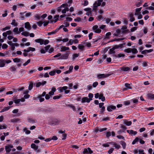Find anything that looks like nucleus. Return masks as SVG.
Wrapping results in <instances>:
<instances>
[{"mask_svg": "<svg viewBox=\"0 0 154 154\" xmlns=\"http://www.w3.org/2000/svg\"><path fill=\"white\" fill-rule=\"evenodd\" d=\"M92 99H90L88 98L87 97H85L83 98L82 99V103L87 102V103H89L90 101Z\"/></svg>", "mask_w": 154, "mask_h": 154, "instance_id": "ddd939ff", "label": "nucleus"}, {"mask_svg": "<svg viewBox=\"0 0 154 154\" xmlns=\"http://www.w3.org/2000/svg\"><path fill=\"white\" fill-rule=\"evenodd\" d=\"M116 109V106H114L112 105H110L109 106L107 107V110L109 112H111L112 111V109Z\"/></svg>", "mask_w": 154, "mask_h": 154, "instance_id": "f8f14e48", "label": "nucleus"}, {"mask_svg": "<svg viewBox=\"0 0 154 154\" xmlns=\"http://www.w3.org/2000/svg\"><path fill=\"white\" fill-rule=\"evenodd\" d=\"M93 152V151L89 147H88L87 148L84 149V150L83 152L84 154L86 153L87 154H91Z\"/></svg>", "mask_w": 154, "mask_h": 154, "instance_id": "6e6552de", "label": "nucleus"}, {"mask_svg": "<svg viewBox=\"0 0 154 154\" xmlns=\"http://www.w3.org/2000/svg\"><path fill=\"white\" fill-rule=\"evenodd\" d=\"M13 31L16 34H19L20 33V32H19L18 31V29L17 27H16L14 28L13 30Z\"/></svg>", "mask_w": 154, "mask_h": 154, "instance_id": "f704fd0d", "label": "nucleus"}, {"mask_svg": "<svg viewBox=\"0 0 154 154\" xmlns=\"http://www.w3.org/2000/svg\"><path fill=\"white\" fill-rule=\"evenodd\" d=\"M50 45H48L45 47V49L46 51H47L50 47Z\"/></svg>", "mask_w": 154, "mask_h": 154, "instance_id": "338daca9", "label": "nucleus"}, {"mask_svg": "<svg viewBox=\"0 0 154 154\" xmlns=\"http://www.w3.org/2000/svg\"><path fill=\"white\" fill-rule=\"evenodd\" d=\"M10 29H11V26H7L5 27V28H2V30L3 31H5L7 30Z\"/></svg>", "mask_w": 154, "mask_h": 154, "instance_id": "ea45409f", "label": "nucleus"}, {"mask_svg": "<svg viewBox=\"0 0 154 154\" xmlns=\"http://www.w3.org/2000/svg\"><path fill=\"white\" fill-rule=\"evenodd\" d=\"M106 27L105 25H101L98 28V26L97 25L94 26L92 28L93 30L94 31V32L97 33H100L101 32V30L100 29H103Z\"/></svg>", "mask_w": 154, "mask_h": 154, "instance_id": "f03ea898", "label": "nucleus"}, {"mask_svg": "<svg viewBox=\"0 0 154 154\" xmlns=\"http://www.w3.org/2000/svg\"><path fill=\"white\" fill-rule=\"evenodd\" d=\"M23 131H24L27 134H29L31 132L30 131L28 130H27V128H24Z\"/></svg>", "mask_w": 154, "mask_h": 154, "instance_id": "3c124183", "label": "nucleus"}, {"mask_svg": "<svg viewBox=\"0 0 154 154\" xmlns=\"http://www.w3.org/2000/svg\"><path fill=\"white\" fill-rule=\"evenodd\" d=\"M7 127V125H0V130L6 129Z\"/></svg>", "mask_w": 154, "mask_h": 154, "instance_id": "c03bdc74", "label": "nucleus"}, {"mask_svg": "<svg viewBox=\"0 0 154 154\" xmlns=\"http://www.w3.org/2000/svg\"><path fill=\"white\" fill-rule=\"evenodd\" d=\"M111 74H99L97 75V77L99 79H100L102 78H105L109 77V76Z\"/></svg>", "mask_w": 154, "mask_h": 154, "instance_id": "0eeeda50", "label": "nucleus"}, {"mask_svg": "<svg viewBox=\"0 0 154 154\" xmlns=\"http://www.w3.org/2000/svg\"><path fill=\"white\" fill-rule=\"evenodd\" d=\"M36 71H37V70L36 69H31L29 71V73L30 74H32L33 72H35Z\"/></svg>", "mask_w": 154, "mask_h": 154, "instance_id": "13d9d810", "label": "nucleus"}, {"mask_svg": "<svg viewBox=\"0 0 154 154\" xmlns=\"http://www.w3.org/2000/svg\"><path fill=\"white\" fill-rule=\"evenodd\" d=\"M46 93V92L45 91H44L43 92L42 94L38 96V99H39V101L40 102H42L44 101L45 99L42 97L45 96Z\"/></svg>", "mask_w": 154, "mask_h": 154, "instance_id": "423d86ee", "label": "nucleus"}, {"mask_svg": "<svg viewBox=\"0 0 154 154\" xmlns=\"http://www.w3.org/2000/svg\"><path fill=\"white\" fill-rule=\"evenodd\" d=\"M60 122L57 119H52L50 122V124L51 125H57Z\"/></svg>", "mask_w": 154, "mask_h": 154, "instance_id": "1a4fd4ad", "label": "nucleus"}, {"mask_svg": "<svg viewBox=\"0 0 154 154\" xmlns=\"http://www.w3.org/2000/svg\"><path fill=\"white\" fill-rule=\"evenodd\" d=\"M125 56V54H119L117 55H113V56L115 58L116 57H117L119 58H120L122 57H124Z\"/></svg>", "mask_w": 154, "mask_h": 154, "instance_id": "cd10ccee", "label": "nucleus"}, {"mask_svg": "<svg viewBox=\"0 0 154 154\" xmlns=\"http://www.w3.org/2000/svg\"><path fill=\"white\" fill-rule=\"evenodd\" d=\"M35 41L37 43H39L41 45H42L44 44V40L42 39L39 38L35 39Z\"/></svg>", "mask_w": 154, "mask_h": 154, "instance_id": "2eb2a0df", "label": "nucleus"}, {"mask_svg": "<svg viewBox=\"0 0 154 154\" xmlns=\"http://www.w3.org/2000/svg\"><path fill=\"white\" fill-rule=\"evenodd\" d=\"M84 45L83 43H82V44H79L78 45V48L81 51H83L84 50L85 46Z\"/></svg>", "mask_w": 154, "mask_h": 154, "instance_id": "aec40b11", "label": "nucleus"}, {"mask_svg": "<svg viewBox=\"0 0 154 154\" xmlns=\"http://www.w3.org/2000/svg\"><path fill=\"white\" fill-rule=\"evenodd\" d=\"M83 44L85 45V46H86L88 47H90L91 46V44L90 42H82Z\"/></svg>", "mask_w": 154, "mask_h": 154, "instance_id": "7c9ffc66", "label": "nucleus"}, {"mask_svg": "<svg viewBox=\"0 0 154 154\" xmlns=\"http://www.w3.org/2000/svg\"><path fill=\"white\" fill-rule=\"evenodd\" d=\"M33 87V83L32 82L30 83V84L29 86L28 89L29 90H31L32 88Z\"/></svg>", "mask_w": 154, "mask_h": 154, "instance_id": "79ce46f5", "label": "nucleus"}, {"mask_svg": "<svg viewBox=\"0 0 154 154\" xmlns=\"http://www.w3.org/2000/svg\"><path fill=\"white\" fill-rule=\"evenodd\" d=\"M148 97L150 100L154 99V94H147Z\"/></svg>", "mask_w": 154, "mask_h": 154, "instance_id": "a878e982", "label": "nucleus"}, {"mask_svg": "<svg viewBox=\"0 0 154 154\" xmlns=\"http://www.w3.org/2000/svg\"><path fill=\"white\" fill-rule=\"evenodd\" d=\"M111 34L110 32H107L105 35V38L109 39V36L111 35Z\"/></svg>", "mask_w": 154, "mask_h": 154, "instance_id": "c9c22d12", "label": "nucleus"}, {"mask_svg": "<svg viewBox=\"0 0 154 154\" xmlns=\"http://www.w3.org/2000/svg\"><path fill=\"white\" fill-rule=\"evenodd\" d=\"M59 31V29H56L55 30L52 31L51 32H48V35H50L52 34H55L56 32H57Z\"/></svg>", "mask_w": 154, "mask_h": 154, "instance_id": "2f4dec72", "label": "nucleus"}, {"mask_svg": "<svg viewBox=\"0 0 154 154\" xmlns=\"http://www.w3.org/2000/svg\"><path fill=\"white\" fill-rule=\"evenodd\" d=\"M129 30L128 29L122 30V34H125L127 33L128 32Z\"/></svg>", "mask_w": 154, "mask_h": 154, "instance_id": "774afa93", "label": "nucleus"}, {"mask_svg": "<svg viewBox=\"0 0 154 154\" xmlns=\"http://www.w3.org/2000/svg\"><path fill=\"white\" fill-rule=\"evenodd\" d=\"M14 102L16 103L17 104L19 103L21 101V99H18L17 100H14Z\"/></svg>", "mask_w": 154, "mask_h": 154, "instance_id": "052dcab7", "label": "nucleus"}, {"mask_svg": "<svg viewBox=\"0 0 154 154\" xmlns=\"http://www.w3.org/2000/svg\"><path fill=\"white\" fill-rule=\"evenodd\" d=\"M8 47V45L5 44H3L2 46V48L3 49H5L7 48Z\"/></svg>", "mask_w": 154, "mask_h": 154, "instance_id": "0e129e2a", "label": "nucleus"}, {"mask_svg": "<svg viewBox=\"0 0 154 154\" xmlns=\"http://www.w3.org/2000/svg\"><path fill=\"white\" fill-rule=\"evenodd\" d=\"M125 87H126L127 88H124L123 89V91L127 89H132L131 87L130 86V85L129 84L126 83L125 84Z\"/></svg>", "mask_w": 154, "mask_h": 154, "instance_id": "393cba45", "label": "nucleus"}, {"mask_svg": "<svg viewBox=\"0 0 154 154\" xmlns=\"http://www.w3.org/2000/svg\"><path fill=\"white\" fill-rule=\"evenodd\" d=\"M13 60L15 63H18L20 62V59L18 58H16L14 59Z\"/></svg>", "mask_w": 154, "mask_h": 154, "instance_id": "a19ab883", "label": "nucleus"}, {"mask_svg": "<svg viewBox=\"0 0 154 154\" xmlns=\"http://www.w3.org/2000/svg\"><path fill=\"white\" fill-rule=\"evenodd\" d=\"M115 49L113 47H112V48L109 50V53L110 54H114L115 53V51H114Z\"/></svg>", "mask_w": 154, "mask_h": 154, "instance_id": "72a5a7b5", "label": "nucleus"}, {"mask_svg": "<svg viewBox=\"0 0 154 154\" xmlns=\"http://www.w3.org/2000/svg\"><path fill=\"white\" fill-rule=\"evenodd\" d=\"M59 16L58 15H55L54 17V18L55 19L54 20H51L50 21V23H52L54 21V23H55L56 22H57V20H59L58 18H59Z\"/></svg>", "mask_w": 154, "mask_h": 154, "instance_id": "4468645a", "label": "nucleus"}, {"mask_svg": "<svg viewBox=\"0 0 154 154\" xmlns=\"http://www.w3.org/2000/svg\"><path fill=\"white\" fill-rule=\"evenodd\" d=\"M69 54V52L68 51L66 52V53L64 54H62V55L61 53H58L57 55H56L55 56H54V57L55 58L59 57L58 58V59H66L68 58V56Z\"/></svg>", "mask_w": 154, "mask_h": 154, "instance_id": "f257e3e1", "label": "nucleus"}, {"mask_svg": "<svg viewBox=\"0 0 154 154\" xmlns=\"http://www.w3.org/2000/svg\"><path fill=\"white\" fill-rule=\"evenodd\" d=\"M79 56V54H75L73 55L72 60H74L76 57H78Z\"/></svg>", "mask_w": 154, "mask_h": 154, "instance_id": "5fc2aeb1", "label": "nucleus"}, {"mask_svg": "<svg viewBox=\"0 0 154 154\" xmlns=\"http://www.w3.org/2000/svg\"><path fill=\"white\" fill-rule=\"evenodd\" d=\"M69 47H66L65 46H62L61 47L60 51L61 52L65 51L67 50H69Z\"/></svg>", "mask_w": 154, "mask_h": 154, "instance_id": "6ab92c4d", "label": "nucleus"}, {"mask_svg": "<svg viewBox=\"0 0 154 154\" xmlns=\"http://www.w3.org/2000/svg\"><path fill=\"white\" fill-rule=\"evenodd\" d=\"M40 16H41V14H36L35 16V17L36 18L35 20H40V18H41Z\"/></svg>", "mask_w": 154, "mask_h": 154, "instance_id": "473e14b6", "label": "nucleus"}, {"mask_svg": "<svg viewBox=\"0 0 154 154\" xmlns=\"http://www.w3.org/2000/svg\"><path fill=\"white\" fill-rule=\"evenodd\" d=\"M68 106H69L71 108H72L74 111H75L76 109L75 107L73 105L71 104H69L68 105Z\"/></svg>", "mask_w": 154, "mask_h": 154, "instance_id": "37998d69", "label": "nucleus"}, {"mask_svg": "<svg viewBox=\"0 0 154 154\" xmlns=\"http://www.w3.org/2000/svg\"><path fill=\"white\" fill-rule=\"evenodd\" d=\"M49 74L51 76L54 75L56 74V71L55 70H53L50 72Z\"/></svg>", "mask_w": 154, "mask_h": 154, "instance_id": "49530a36", "label": "nucleus"}, {"mask_svg": "<svg viewBox=\"0 0 154 154\" xmlns=\"http://www.w3.org/2000/svg\"><path fill=\"white\" fill-rule=\"evenodd\" d=\"M8 45H9L11 47L14 46V43H12V42L11 41H9L8 42Z\"/></svg>", "mask_w": 154, "mask_h": 154, "instance_id": "09e8293b", "label": "nucleus"}, {"mask_svg": "<svg viewBox=\"0 0 154 154\" xmlns=\"http://www.w3.org/2000/svg\"><path fill=\"white\" fill-rule=\"evenodd\" d=\"M139 141L140 144H143L145 143V141L144 140L140 139H139L138 137H136L133 141L132 144H134L135 143H137Z\"/></svg>", "mask_w": 154, "mask_h": 154, "instance_id": "20e7f679", "label": "nucleus"}, {"mask_svg": "<svg viewBox=\"0 0 154 154\" xmlns=\"http://www.w3.org/2000/svg\"><path fill=\"white\" fill-rule=\"evenodd\" d=\"M64 26L66 27H68L69 25V23L68 22L66 21L64 22Z\"/></svg>", "mask_w": 154, "mask_h": 154, "instance_id": "e2e57ef3", "label": "nucleus"}, {"mask_svg": "<svg viewBox=\"0 0 154 154\" xmlns=\"http://www.w3.org/2000/svg\"><path fill=\"white\" fill-rule=\"evenodd\" d=\"M25 27L28 30L31 29V27L29 22H27L25 23Z\"/></svg>", "mask_w": 154, "mask_h": 154, "instance_id": "f3484780", "label": "nucleus"}, {"mask_svg": "<svg viewBox=\"0 0 154 154\" xmlns=\"http://www.w3.org/2000/svg\"><path fill=\"white\" fill-rule=\"evenodd\" d=\"M41 111L43 113H49L53 112V109L50 108H46L42 109Z\"/></svg>", "mask_w": 154, "mask_h": 154, "instance_id": "39448f33", "label": "nucleus"}, {"mask_svg": "<svg viewBox=\"0 0 154 154\" xmlns=\"http://www.w3.org/2000/svg\"><path fill=\"white\" fill-rule=\"evenodd\" d=\"M28 121V122L31 123H34L35 122V120L31 118L29 119Z\"/></svg>", "mask_w": 154, "mask_h": 154, "instance_id": "a18cd8bd", "label": "nucleus"}, {"mask_svg": "<svg viewBox=\"0 0 154 154\" xmlns=\"http://www.w3.org/2000/svg\"><path fill=\"white\" fill-rule=\"evenodd\" d=\"M45 99L47 100H49L50 99V98L51 97V96L50 95L48 94H46L45 95Z\"/></svg>", "mask_w": 154, "mask_h": 154, "instance_id": "603ef678", "label": "nucleus"}, {"mask_svg": "<svg viewBox=\"0 0 154 154\" xmlns=\"http://www.w3.org/2000/svg\"><path fill=\"white\" fill-rule=\"evenodd\" d=\"M32 148L35 151H36L37 152H39L40 150L39 149H38V146L36 145H31Z\"/></svg>", "mask_w": 154, "mask_h": 154, "instance_id": "412c9836", "label": "nucleus"}, {"mask_svg": "<svg viewBox=\"0 0 154 154\" xmlns=\"http://www.w3.org/2000/svg\"><path fill=\"white\" fill-rule=\"evenodd\" d=\"M68 6L67 4H64L60 6V7L66 8Z\"/></svg>", "mask_w": 154, "mask_h": 154, "instance_id": "680f3d73", "label": "nucleus"}, {"mask_svg": "<svg viewBox=\"0 0 154 154\" xmlns=\"http://www.w3.org/2000/svg\"><path fill=\"white\" fill-rule=\"evenodd\" d=\"M121 70L124 71H127L130 69V68L129 67H123L120 68Z\"/></svg>", "mask_w": 154, "mask_h": 154, "instance_id": "b1692460", "label": "nucleus"}, {"mask_svg": "<svg viewBox=\"0 0 154 154\" xmlns=\"http://www.w3.org/2000/svg\"><path fill=\"white\" fill-rule=\"evenodd\" d=\"M10 69L11 72H13L15 71H16V69L14 66H12L10 68Z\"/></svg>", "mask_w": 154, "mask_h": 154, "instance_id": "864d4df0", "label": "nucleus"}, {"mask_svg": "<svg viewBox=\"0 0 154 154\" xmlns=\"http://www.w3.org/2000/svg\"><path fill=\"white\" fill-rule=\"evenodd\" d=\"M99 99H101L102 101H104L105 100V97L103 96V94H100Z\"/></svg>", "mask_w": 154, "mask_h": 154, "instance_id": "c85d7f7f", "label": "nucleus"}, {"mask_svg": "<svg viewBox=\"0 0 154 154\" xmlns=\"http://www.w3.org/2000/svg\"><path fill=\"white\" fill-rule=\"evenodd\" d=\"M42 82H38L36 83V87L37 88L39 87H40L41 85H42Z\"/></svg>", "mask_w": 154, "mask_h": 154, "instance_id": "69168bd1", "label": "nucleus"}, {"mask_svg": "<svg viewBox=\"0 0 154 154\" xmlns=\"http://www.w3.org/2000/svg\"><path fill=\"white\" fill-rule=\"evenodd\" d=\"M127 132L131 135H135L137 133L136 131H134L132 130H127Z\"/></svg>", "mask_w": 154, "mask_h": 154, "instance_id": "dca6fc26", "label": "nucleus"}, {"mask_svg": "<svg viewBox=\"0 0 154 154\" xmlns=\"http://www.w3.org/2000/svg\"><path fill=\"white\" fill-rule=\"evenodd\" d=\"M5 65V60L0 59V67H3Z\"/></svg>", "mask_w": 154, "mask_h": 154, "instance_id": "5701e85b", "label": "nucleus"}, {"mask_svg": "<svg viewBox=\"0 0 154 154\" xmlns=\"http://www.w3.org/2000/svg\"><path fill=\"white\" fill-rule=\"evenodd\" d=\"M129 16L130 17V21L131 22H132L135 20V18L134 17L133 15L132 14H130Z\"/></svg>", "mask_w": 154, "mask_h": 154, "instance_id": "bb28decb", "label": "nucleus"}, {"mask_svg": "<svg viewBox=\"0 0 154 154\" xmlns=\"http://www.w3.org/2000/svg\"><path fill=\"white\" fill-rule=\"evenodd\" d=\"M43 23L41 21H40L37 22V24L40 27L42 26Z\"/></svg>", "mask_w": 154, "mask_h": 154, "instance_id": "bf43d9fd", "label": "nucleus"}, {"mask_svg": "<svg viewBox=\"0 0 154 154\" xmlns=\"http://www.w3.org/2000/svg\"><path fill=\"white\" fill-rule=\"evenodd\" d=\"M30 62V60L29 59L27 60L26 62L25 63H24L23 64V66H26L28 64H29Z\"/></svg>", "mask_w": 154, "mask_h": 154, "instance_id": "4d7b16f0", "label": "nucleus"}, {"mask_svg": "<svg viewBox=\"0 0 154 154\" xmlns=\"http://www.w3.org/2000/svg\"><path fill=\"white\" fill-rule=\"evenodd\" d=\"M124 51L125 52L129 53L131 52V48H128L125 49L124 50Z\"/></svg>", "mask_w": 154, "mask_h": 154, "instance_id": "8fccbe9b", "label": "nucleus"}, {"mask_svg": "<svg viewBox=\"0 0 154 154\" xmlns=\"http://www.w3.org/2000/svg\"><path fill=\"white\" fill-rule=\"evenodd\" d=\"M35 50V48L29 47L27 49H24L23 51L25 52H29L30 51H32V52L34 51Z\"/></svg>", "mask_w": 154, "mask_h": 154, "instance_id": "9d476101", "label": "nucleus"}, {"mask_svg": "<svg viewBox=\"0 0 154 154\" xmlns=\"http://www.w3.org/2000/svg\"><path fill=\"white\" fill-rule=\"evenodd\" d=\"M124 123L126 125L129 126L131 125L132 122L131 121H128L127 120H124Z\"/></svg>", "mask_w": 154, "mask_h": 154, "instance_id": "4be33fe9", "label": "nucleus"}, {"mask_svg": "<svg viewBox=\"0 0 154 154\" xmlns=\"http://www.w3.org/2000/svg\"><path fill=\"white\" fill-rule=\"evenodd\" d=\"M153 49H150L149 50H145L141 51V54H145L147 53H150L152 52L153 51Z\"/></svg>", "mask_w": 154, "mask_h": 154, "instance_id": "a211bd4d", "label": "nucleus"}, {"mask_svg": "<svg viewBox=\"0 0 154 154\" xmlns=\"http://www.w3.org/2000/svg\"><path fill=\"white\" fill-rule=\"evenodd\" d=\"M131 51L133 54H136L138 52V51L136 48H131Z\"/></svg>", "mask_w": 154, "mask_h": 154, "instance_id": "58836bf2", "label": "nucleus"}, {"mask_svg": "<svg viewBox=\"0 0 154 154\" xmlns=\"http://www.w3.org/2000/svg\"><path fill=\"white\" fill-rule=\"evenodd\" d=\"M11 24V25L14 26H17V23L16 22V20L15 19H14L12 20V22Z\"/></svg>", "mask_w": 154, "mask_h": 154, "instance_id": "4c0bfd02", "label": "nucleus"}, {"mask_svg": "<svg viewBox=\"0 0 154 154\" xmlns=\"http://www.w3.org/2000/svg\"><path fill=\"white\" fill-rule=\"evenodd\" d=\"M11 106H8V107H5L4 108L2 109V110L0 111L1 112H4L8 110L11 108Z\"/></svg>", "mask_w": 154, "mask_h": 154, "instance_id": "c756f323", "label": "nucleus"}, {"mask_svg": "<svg viewBox=\"0 0 154 154\" xmlns=\"http://www.w3.org/2000/svg\"><path fill=\"white\" fill-rule=\"evenodd\" d=\"M19 120V119H14L11 120V122H16Z\"/></svg>", "mask_w": 154, "mask_h": 154, "instance_id": "6e6d98bb", "label": "nucleus"}, {"mask_svg": "<svg viewBox=\"0 0 154 154\" xmlns=\"http://www.w3.org/2000/svg\"><path fill=\"white\" fill-rule=\"evenodd\" d=\"M68 87L67 86H64L63 87H59L58 88V90L60 93H62L63 91H64L66 90L67 89Z\"/></svg>", "mask_w": 154, "mask_h": 154, "instance_id": "9b49d317", "label": "nucleus"}, {"mask_svg": "<svg viewBox=\"0 0 154 154\" xmlns=\"http://www.w3.org/2000/svg\"><path fill=\"white\" fill-rule=\"evenodd\" d=\"M5 149L6 150V152H9L11 150L10 148L9 147V146H5Z\"/></svg>", "mask_w": 154, "mask_h": 154, "instance_id": "de8ad7c7", "label": "nucleus"}, {"mask_svg": "<svg viewBox=\"0 0 154 154\" xmlns=\"http://www.w3.org/2000/svg\"><path fill=\"white\" fill-rule=\"evenodd\" d=\"M21 35L25 36H28L29 35V33L27 32H23L21 33Z\"/></svg>", "mask_w": 154, "mask_h": 154, "instance_id": "e433bc0d", "label": "nucleus"}, {"mask_svg": "<svg viewBox=\"0 0 154 154\" xmlns=\"http://www.w3.org/2000/svg\"><path fill=\"white\" fill-rule=\"evenodd\" d=\"M103 0H98L96 1L93 4L92 11L96 12L97 11V7L101 5V3L103 2Z\"/></svg>", "mask_w": 154, "mask_h": 154, "instance_id": "7ed1b4c3", "label": "nucleus"}]
</instances>
